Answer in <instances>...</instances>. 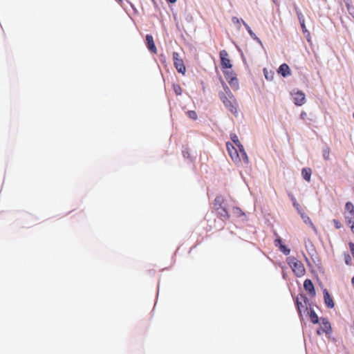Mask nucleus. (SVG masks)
I'll use <instances>...</instances> for the list:
<instances>
[{"label": "nucleus", "mask_w": 354, "mask_h": 354, "mask_svg": "<svg viewBox=\"0 0 354 354\" xmlns=\"http://www.w3.org/2000/svg\"><path fill=\"white\" fill-rule=\"evenodd\" d=\"M348 225L350 226L351 231L354 233V221H353V223H351Z\"/></svg>", "instance_id": "a19ab883"}, {"label": "nucleus", "mask_w": 354, "mask_h": 354, "mask_svg": "<svg viewBox=\"0 0 354 354\" xmlns=\"http://www.w3.org/2000/svg\"><path fill=\"white\" fill-rule=\"evenodd\" d=\"M292 95L294 103L297 106H301L305 103L306 97L303 92L298 91L297 92H294Z\"/></svg>", "instance_id": "6e6552de"}, {"label": "nucleus", "mask_w": 354, "mask_h": 354, "mask_svg": "<svg viewBox=\"0 0 354 354\" xmlns=\"http://www.w3.org/2000/svg\"><path fill=\"white\" fill-rule=\"evenodd\" d=\"M301 218L303 219L304 222L306 224H310V225H312L313 227V228H315V227L313 226V224L310 220V218H309V216H308L307 215H306L303 211L301 212V214H299Z\"/></svg>", "instance_id": "393cba45"}, {"label": "nucleus", "mask_w": 354, "mask_h": 354, "mask_svg": "<svg viewBox=\"0 0 354 354\" xmlns=\"http://www.w3.org/2000/svg\"><path fill=\"white\" fill-rule=\"evenodd\" d=\"M214 209L216 210L221 209L225 206L224 199L221 196H217L214 201Z\"/></svg>", "instance_id": "ddd939ff"}, {"label": "nucleus", "mask_w": 354, "mask_h": 354, "mask_svg": "<svg viewBox=\"0 0 354 354\" xmlns=\"http://www.w3.org/2000/svg\"><path fill=\"white\" fill-rule=\"evenodd\" d=\"M183 155L184 158H189V153H188L187 149H185L183 151Z\"/></svg>", "instance_id": "ea45409f"}, {"label": "nucleus", "mask_w": 354, "mask_h": 354, "mask_svg": "<svg viewBox=\"0 0 354 354\" xmlns=\"http://www.w3.org/2000/svg\"><path fill=\"white\" fill-rule=\"evenodd\" d=\"M221 64L223 68H231L232 64L228 59V53L225 50L220 51Z\"/></svg>", "instance_id": "0eeeda50"}, {"label": "nucleus", "mask_w": 354, "mask_h": 354, "mask_svg": "<svg viewBox=\"0 0 354 354\" xmlns=\"http://www.w3.org/2000/svg\"><path fill=\"white\" fill-rule=\"evenodd\" d=\"M289 197H290L291 201L292 202V205L297 210V213L301 214V212H302V209L301 208L300 205L297 202L296 198L294 197V196L292 194H289Z\"/></svg>", "instance_id": "6ab92c4d"}, {"label": "nucleus", "mask_w": 354, "mask_h": 354, "mask_svg": "<svg viewBox=\"0 0 354 354\" xmlns=\"http://www.w3.org/2000/svg\"><path fill=\"white\" fill-rule=\"evenodd\" d=\"M308 314L310 320L313 324H317L319 322V317L313 309L310 308Z\"/></svg>", "instance_id": "aec40b11"}, {"label": "nucleus", "mask_w": 354, "mask_h": 354, "mask_svg": "<svg viewBox=\"0 0 354 354\" xmlns=\"http://www.w3.org/2000/svg\"><path fill=\"white\" fill-rule=\"evenodd\" d=\"M274 245H275V246H276V247H277V248H280V245H283V244L282 243V241H281V238H279H279H277V239H275V241H274Z\"/></svg>", "instance_id": "e433bc0d"}, {"label": "nucleus", "mask_w": 354, "mask_h": 354, "mask_svg": "<svg viewBox=\"0 0 354 354\" xmlns=\"http://www.w3.org/2000/svg\"><path fill=\"white\" fill-rule=\"evenodd\" d=\"M230 138L237 147L238 149L241 148V146H243V145L240 142L238 136L235 133H230Z\"/></svg>", "instance_id": "4be33fe9"}, {"label": "nucleus", "mask_w": 354, "mask_h": 354, "mask_svg": "<svg viewBox=\"0 0 354 354\" xmlns=\"http://www.w3.org/2000/svg\"><path fill=\"white\" fill-rule=\"evenodd\" d=\"M308 122H306L307 124H310L311 120L308 118Z\"/></svg>", "instance_id": "a18cd8bd"}, {"label": "nucleus", "mask_w": 354, "mask_h": 354, "mask_svg": "<svg viewBox=\"0 0 354 354\" xmlns=\"http://www.w3.org/2000/svg\"><path fill=\"white\" fill-rule=\"evenodd\" d=\"M146 41L147 44V47L151 52L156 53V47L155 46L153 38L151 35H147Z\"/></svg>", "instance_id": "4468645a"}, {"label": "nucleus", "mask_w": 354, "mask_h": 354, "mask_svg": "<svg viewBox=\"0 0 354 354\" xmlns=\"http://www.w3.org/2000/svg\"><path fill=\"white\" fill-rule=\"evenodd\" d=\"M346 6L349 15L354 18V6H353L349 1H346Z\"/></svg>", "instance_id": "a878e982"}, {"label": "nucleus", "mask_w": 354, "mask_h": 354, "mask_svg": "<svg viewBox=\"0 0 354 354\" xmlns=\"http://www.w3.org/2000/svg\"><path fill=\"white\" fill-rule=\"evenodd\" d=\"M239 151L241 160H243L245 164H249V158L248 156L246 151H245L243 146H241V148L239 149Z\"/></svg>", "instance_id": "dca6fc26"}, {"label": "nucleus", "mask_w": 354, "mask_h": 354, "mask_svg": "<svg viewBox=\"0 0 354 354\" xmlns=\"http://www.w3.org/2000/svg\"><path fill=\"white\" fill-rule=\"evenodd\" d=\"M288 265L292 269V271L297 277H301L305 273V268L303 264L293 257H290L287 259Z\"/></svg>", "instance_id": "f03ea898"}, {"label": "nucleus", "mask_w": 354, "mask_h": 354, "mask_svg": "<svg viewBox=\"0 0 354 354\" xmlns=\"http://www.w3.org/2000/svg\"><path fill=\"white\" fill-rule=\"evenodd\" d=\"M300 26H301V28L302 29V31H303V33L304 35H310V32L309 31L307 30L306 27V25H305V21L303 22V24H300Z\"/></svg>", "instance_id": "f704fd0d"}, {"label": "nucleus", "mask_w": 354, "mask_h": 354, "mask_svg": "<svg viewBox=\"0 0 354 354\" xmlns=\"http://www.w3.org/2000/svg\"><path fill=\"white\" fill-rule=\"evenodd\" d=\"M172 56L176 69L178 73L184 75L186 72V68L183 59L180 58V55L176 52H174Z\"/></svg>", "instance_id": "20e7f679"}, {"label": "nucleus", "mask_w": 354, "mask_h": 354, "mask_svg": "<svg viewBox=\"0 0 354 354\" xmlns=\"http://www.w3.org/2000/svg\"><path fill=\"white\" fill-rule=\"evenodd\" d=\"M308 301V299L306 296L303 295H299V296H297L295 299V304L297 308L298 313L299 314L300 317H302V308H304L305 310H308V308L306 307L302 302L304 301V304H306V301Z\"/></svg>", "instance_id": "423d86ee"}, {"label": "nucleus", "mask_w": 354, "mask_h": 354, "mask_svg": "<svg viewBox=\"0 0 354 354\" xmlns=\"http://www.w3.org/2000/svg\"><path fill=\"white\" fill-rule=\"evenodd\" d=\"M241 19H239L236 17H232V23L235 25H237V28L239 30H240V28H241L240 23L241 22Z\"/></svg>", "instance_id": "473e14b6"}, {"label": "nucleus", "mask_w": 354, "mask_h": 354, "mask_svg": "<svg viewBox=\"0 0 354 354\" xmlns=\"http://www.w3.org/2000/svg\"><path fill=\"white\" fill-rule=\"evenodd\" d=\"M323 294H324V303L326 305V306L329 308H334L335 304H334L333 300L330 297V295L328 291L327 290V289H324Z\"/></svg>", "instance_id": "9b49d317"}, {"label": "nucleus", "mask_w": 354, "mask_h": 354, "mask_svg": "<svg viewBox=\"0 0 354 354\" xmlns=\"http://www.w3.org/2000/svg\"><path fill=\"white\" fill-rule=\"evenodd\" d=\"M223 92L219 93V97L225 106L233 114L237 113L236 101L228 86L223 84Z\"/></svg>", "instance_id": "f257e3e1"}, {"label": "nucleus", "mask_w": 354, "mask_h": 354, "mask_svg": "<svg viewBox=\"0 0 354 354\" xmlns=\"http://www.w3.org/2000/svg\"><path fill=\"white\" fill-rule=\"evenodd\" d=\"M173 89L174 93L177 95H180L182 94V88L179 84H173Z\"/></svg>", "instance_id": "c85d7f7f"}, {"label": "nucleus", "mask_w": 354, "mask_h": 354, "mask_svg": "<svg viewBox=\"0 0 354 354\" xmlns=\"http://www.w3.org/2000/svg\"><path fill=\"white\" fill-rule=\"evenodd\" d=\"M272 2H273L274 4H276V5H277V4H278V1H277V0H272Z\"/></svg>", "instance_id": "c03bdc74"}, {"label": "nucleus", "mask_w": 354, "mask_h": 354, "mask_svg": "<svg viewBox=\"0 0 354 354\" xmlns=\"http://www.w3.org/2000/svg\"><path fill=\"white\" fill-rule=\"evenodd\" d=\"M351 283L353 286H354V277L351 279Z\"/></svg>", "instance_id": "49530a36"}, {"label": "nucleus", "mask_w": 354, "mask_h": 354, "mask_svg": "<svg viewBox=\"0 0 354 354\" xmlns=\"http://www.w3.org/2000/svg\"><path fill=\"white\" fill-rule=\"evenodd\" d=\"M344 259L345 263L346 265L349 266L351 264L352 260H351V257L349 255V254L344 253Z\"/></svg>", "instance_id": "2f4dec72"}, {"label": "nucleus", "mask_w": 354, "mask_h": 354, "mask_svg": "<svg viewBox=\"0 0 354 354\" xmlns=\"http://www.w3.org/2000/svg\"><path fill=\"white\" fill-rule=\"evenodd\" d=\"M187 115L193 120H196L197 118V114L194 111H189L187 112Z\"/></svg>", "instance_id": "72a5a7b5"}, {"label": "nucleus", "mask_w": 354, "mask_h": 354, "mask_svg": "<svg viewBox=\"0 0 354 354\" xmlns=\"http://www.w3.org/2000/svg\"><path fill=\"white\" fill-rule=\"evenodd\" d=\"M224 75H225L226 79L227 80V81L229 80H230V77H234L233 75V73L232 71H225Z\"/></svg>", "instance_id": "c9c22d12"}, {"label": "nucleus", "mask_w": 354, "mask_h": 354, "mask_svg": "<svg viewBox=\"0 0 354 354\" xmlns=\"http://www.w3.org/2000/svg\"><path fill=\"white\" fill-rule=\"evenodd\" d=\"M323 158L326 160H328L330 159V148L328 146H326L323 149Z\"/></svg>", "instance_id": "bb28decb"}, {"label": "nucleus", "mask_w": 354, "mask_h": 354, "mask_svg": "<svg viewBox=\"0 0 354 354\" xmlns=\"http://www.w3.org/2000/svg\"><path fill=\"white\" fill-rule=\"evenodd\" d=\"M292 6H293V8L297 14L299 24H303V22L305 21V19H304V16L302 14L301 10L299 9V8L298 7V6L297 4L294 3Z\"/></svg>", "instance_id": "f3484780"}, {"label": "nucleus", "mask_w": 354, "mask_h": 354, "mask_svg": "<svg viewBox=\"0 0 354 354\" xmlns=\"http://www.w3.org/2000/svg\"><path fill=\"white\" fill-rule=\"evenodd\" d=\"M324 333L327 335H330L332 333V328L328 319L326 318L322 317L320 328L317 329V334L320 335Z\"/></svg>", "instance_id": "39448f33"}, {"label": "nucleus", "mask_w": 354, "mask_h": 354, "mask_svg": "<svg viewBox=\"0 0 354 354\" xmlns=\"http://www.w3.org/2000/svg\"><path fill=\"white\" fill-rule=\"evenodd\" d=\"M168 2L169 3H175L176 1V0H167Z\"/></svg>", "instance_id": "37998d69"}, {"label": "nucleus", "mask_w": 354, "mask_h": 354, "mask_svg": "<svg viewBox=\"0 0 354 354\" xmlns=\"http://www.w3.org/2000/svg\"><path fill=\"white\" fill-rule=\"evenodd\" d=\"M278 73L283 77L291 75V71L289 66L286 64H282L278 68Z\"/></svg>", "instance_id": "9d476101"}, {"label": "nucleus", "mask_w": 354, "mask_h": 354, "mask_svg": "<svg viewBox=\"0 0 354 354\" xmlns=\"http://www.w3.org/2000/svg\"><path fill=\"white\" fill-rule=\"evenodd\" d=\"M281 252H283L285 255H288L290 252V250L288 248L284 245H280V248H279Z\"/></svg>", "instance_id": "7c9ffc66"}, {"label": "nucleus", "mask_w": 354, "mask_h": 354, "mask_svg": "<svg viewBox=\"0 0 354 354\" xmlns=\"http://www.w3.org/2000/svg\"><path fill=\"white\" fill-rule=\"evenodd\" d=\"M312 171L310 168H304L301 171V175L304 180L309 182L310 180Z\"/></svg>", "instance_id": "a211bd4d"}, {"label": "nucleus", "mask_w": 354, "mask_h": 354, "mask_svg": "<svg viewBox=\"0 0 354 354\" xmlns=\"http://www.w3.org/2000/svg\"><path fill=\"white\" fill-rule=\"evenodd\" d=\"M228 83L233 89L237 90L239 88V82L236 77H230V80H228Z\"/></svg>", "instance_id": "412c9836"}, {"label": "nucleus", "mask_w": 354, "mask_h": 354, "mask_svg": "<svg viewBox=\"0 0 354 354\" xmlns=\"http://www.w3.org/2000/svg\"><path fill=\"white\" fill-rule=\"evenodd\" d=\"M346 213L354 212V205L351 202H347L345 205Z\"/></svg>", "instance_id": "cd10ccee"}, {"label": "nucleus", "mask_w": 354, "mask_h": 354, "mask_svg": "<svg viewBox=\"0 0 354 354\" xmlns=\"http://www.w3.org/2000/svg\"><path fill=\"white\" fill-rule=\"evenodd\" d=\"M333 223H334V225H335V227H336L337 229H339V228H341L342 225H341V223H340L339 221H337V220H336V219H334V220H333Z\"/></svg>", "instance_id": "4c0bfd02"}, {"label": "nucleus", "mask_w": 354, "mask_h": 354, "mask_svg": "<svg viewBox=\"0 0 354 354\" xmlns=\"http://www.w3.org/2000/svg\"><path fill=\"white\" fill-rule=\"evenodd\" d=\"M300 118L304 120L307 119V113L305 111H302L300 114Z\"/></svg>", "instance_id": "58836bf2"}, {"label": "nucleus", "mask_w": 354, "mask_h": 354, "mask_svg": "<svg viewBox=\"0 0 354 354\" xmlns=\"http://www.w3.org/2000/svg\"><path fill=\"white\" fill-rule=\"evenodd\" d=\"M263 74L265 76V78L267 80L271 81L274 78V72L272 71H268L266 68H263Z\"/></svg>", "instance_id": "5701e85b"}, {"label": "nucleus", "mask_w": 354, "mask_h": 354, "mask_svg": "<svg viewBox=\"0 0 354 354\" xmlns=\"http://www.w3.org/2000/svg\"><path fill=\"white\" fill-rule=\"evenodd\" d=\"M305 35V37H306V39H307L308 41H310V35H306H306Z\"/></svg>", "instance_id": "79ce46f5"}, {"label": "nucleus", "mask_w": 354, "mask_h": 354, "mask_svg": "<svg viewBox=\"0 0 354 354\" xmlns=\"http://www.w3.org/2000/svg\"><path fill=\"white\" fill-rule=\"evenodd\" d=\"M233 214L236 215L237 217H241V216H244L245 214L239 207H234L233 208Z\"/></svg>", "instance_id": "c756f323"}, {"label": "nucleus", "mask_w": 354, "mask_h": 354, "mask_svg": "<svg viewBox=\"0 0 354 354\" xmlns=\"http://www.w3.org/2000/svg\"><path fill=\"white\" fill-rule=\"evenodd\" d=\"M304 288L311 297H315L316 292L314 288V285L310 279H306L304 282Z\"/></svg>", "instance_id": "1a4fd4ad"}, {"label": "nucleus", "mask_w": 354, "mask_h": 354, "mask_svg": "<svg viewBox=\"0 0 354 354\" xmlns=\"http://www.w3.org/2000/svg\"><path fill=\"white\" fill-rule=\"evenodd\" d=\"M226 147L227 150L228 151V153L230 156L231 157L232 160L234 161L236 164H239L241 162V159L240 157V155L238 152V150L233 144L227 142L226 143Z\"/></svg>", "instance_id": "7ed1b4c3"}, {"label": "nucleus", "mask_w": 354, "mask_h": 354, "mask_svg": "<svg viewBox=\"0 0 354 354\" xmlns=\"http://www.w3.org/2000/svg\"><path fill=\"white\" fill-rule=\"evenodd\" d=\"M216 211L217 214L220 216V217L222 220L224 221V220L228 219L230 218V214H229L227 210L226 209L225 205Z\"/></svg>", "instance_id": "2eb2a0df"}, {"label": "nucleus", "mask_w": 354, "mask_h": 354, "mask_svg": "<svg viewBox=\"0 0 354 354\" xmlns=\"http://www.w3.org/2000/svg\"><path fill=\"white\" fill-rule=\"evenodd\" d=\"M241 23L245 26L246 30H248L249 35L250 37L255 40L258 44H259L261 46H263L262 41L261 39L255 35V33L252 30L251 28L248 26V24L245 23V21L243 19H241Z\"/></svg>", "instance_id": "f8f14e48"}, {"label": "nucleus", "mask_w": 354, "mask_h": 354, "mask_svg": "<svg viewBox=\"0 0 354 354\" xmlns=\"http://www.w3.org/2000/svg\"><path fill=\"white\" fill-rule=\"evenodd\" d=\"M345 220L348 225L351 223H353L354 222V212L351 213H345Z\"/></svg>", "instance_id": "b1692460"}]
</instances>
